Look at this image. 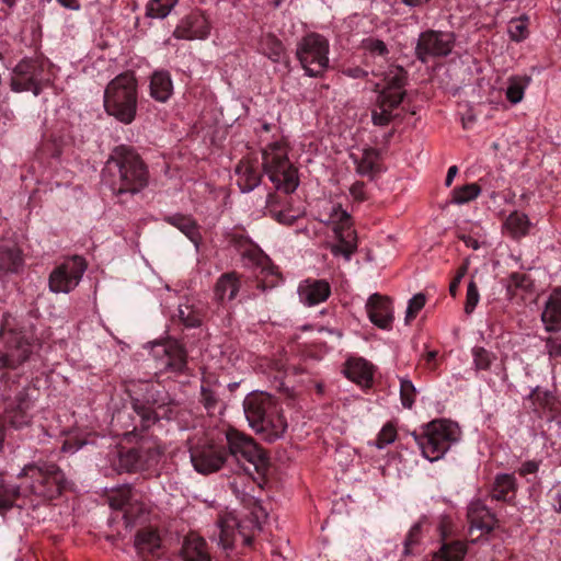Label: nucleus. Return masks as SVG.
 Listing matches in <instances>:
<instances>
[{
    "instance_id": "obj_43",
    "label": "nucleus",
    "mask_w": 561,
    "mask_h": 561,
    "mask_svg": "<svg viewBox=\"0 0 561 561\" xmlns=\"http://www.w3.org/2000/svg\"><path fill=\"white\" fill-rule=\"evenodd\" d=\"M531 82L530 76H512L508 78V85L506 89V99L512 104H517L523 101L525 90Z\"/></svg>"
},
{
    "instance_id": "obj_4",
    "label": "nucleus",
    "mask_w": 561,
    "mask_h": 561,
    "mask_svg": "<svg viewBox=\"0 0 561 561\" xmlns=\"http://www.w3.org/2000/svg\"><path fill=\"white\" fill-rule=\"evenodd\" d=\"M33 342V324L28 319L4 313L0 324V366H20L30 357Z\"/></svg>"
},
{
    "instance_id": "obj_32",
    "label": "nucleus",
    "mask_w": 561,
    "mask_h": 561,
    "mask_svg": "<svg viewBox=\"0 0 561 561\" xmlns=\"http://www.w3.org/2000/svg\"><path fill=\"white\" fill-rule=\"evenodd\" d=\"M345 376L364 387H370L374 379L373 365L364 358H350L345 364Z\"/></svg>"
},
{
    "instance_id": "obj_30",
    "label": "nucleus",
    "mask_w": 561,
    "mask_h": 561,
    "mask_svg": "<svg viewBox=\"0 0 561 561\" xmlns=\"http://www.w3.org/2000/svg\"><path fill=\"white\" fill-rule=\"evenodd\" d=\"M351 158L356 167V172L362 176H368L373 180L376 174L382 171L380 165L381 153L376 148H365L360 158L354 154Z\"/></svg>"
},
{
    "instance_id": "obj_17",
    "label": "nucleus",
    "mask_w": 561,
    "mask_h": 561,
    "mask_svg": "<svg viewBox=\"0 0 561 561\" xmlns=\"http://www.w3.org/2000/svg\"><path fill=\"white\" fill-rule=\"evenodd\" d=\"M87 268L84 260L73 256L71 260L56 266L48 278V286L53 293H70L75 289Z\"/></svg>"
},
{
    "instance_id": "obj_40",
    "label": "nucleus",
    "mask_w": 561,
    "mask_h": 561,
    "mask_svg": "<svg viewBox=\"0 0 561 561\" xmlns=\"http://www.w3.org/2000/svg\"><path fill=\"white\" fill-rule=\"evenodd\" d=\"M71 142V138L68 133L60 130L58 133H53L48 139L44 140L39 150L38 156L43 158H53L58 159L64 149L69 146Z\"/></svg>"
},
{
    "instance_id": "obj_48",
    "label": "nucleus",
    "mask_w": 561,
    "mask_h": 561,
    "mask_svg": "<svg viewBox=\"0 0 561 561\" xmlns=\"http://www.w3.org/2000/svg\"><path fill=\"white\" fill-rule=\"evenodd\" d=\"M528 18L523 15L508 22L507 32L512 41L519 43L528 37Z\"/></svg>"
},
{
    "instance_id": "obj_33",
    "label": "nucleus",
    "mask_w": 561,
    "mask_h": 561,
    "mask_svg": "<svg viewBox=\"0 0 561 561\" xmlns=\"http://www.w3.org/2000/svg\"><path fill=\"white\" fill-rule=\"evenodd\" d=\"M238 186L243 193L253 191L262 180L259 167L249 160H241L236 167Z\"/></svg>"
},
{
    "instance_id": "obj_49",
    "label": "nucleus",
    "mask_w": 561,
    "mask_h": 561,
    "mask_svg": "<svg viewBox=\"0 0 561 561\" xmlns=\"http://www.w3.org/2000/svg\"><path fill=\"white\" fill-rule=\"evenodd\" d=\"M473 365L477 370H490L496 355L484 347L472 348Z\"/></svg>"
},
{
    "instance_id": "obj_34",
    "label": "nucleus",
    "mask_w": 561,
    "mask_h": 561,
    "mask_svg": "<svg viewBox=\"0 0 561 561\" xmlns=\"http://www.w3.org/2000/svg\"><path fill=\"white\" fill-rule=\"evenodd\" d=\"M399 98H391L385 95H377L376 99V108L371 112V121L375 126H387L389 125L396 117L397 114H393V111L400 106Z\"/></svg>"
},
{
    "instance_id": "obj_21",
    "label": "nucleus",
    "mask_w": 561,
    "mask_h": 561,
    "mask_svg": "<svg viewBox=\"0 0 561 561\" xmlns=\"http://www.w3.org/2000/svg\"><path fill=\"white\" fill-rule=\"evenodd\" d=\"M385 85L378 91L377 95H385L391 98H399L400 103L403 102L407 91L405 85L408 83V71L399 65H388L383 68L381 73Z\"/></svg>"
},
{
    "instance_id": "obj_56",
    "label": "nucleus",
    "mask_w": 561,
    "mask_h": 561,
    "mask_svg": "<svg viewBox=\"0 0 561 561\" xmlns=\"http://www.w3.org/2000/svg\"><path fill=\"white\" fill-rule=\"evenodd\" d=\"M480 300V294L477 284L473 279H471L468 284L466 302H465V312L467 314H471L476 309L477 305Z\"/></svg>"
},
{
    "instance_id": "obj_63",
    "label": "nucleus",
    "mask_w": 561,
    "mask_h": 561,
    "mask_svg": "<svg viewBox=\"0 0 561 561\" xmlns=\"http://www.w3.org/2000/svg\"><path fill=\"white\" fill-rule=\"evenodd\" d=\"M551 497L554 512L561 513V485L552 491Z\"/></svg>"
},
{
    "instance_id": "obj_6",
    "label": "nucleus",
    "mask_w": 561,
    "mask_h": 561,
    "mask_svg": "<svg viewBox=\"0 0 561 561\" xmlns=\"http://www.w3.org/2000/svg\"><path fill=\"white\" fill-rule=\"evenodd\" d=\"M137 80L131 72H124L108 82L104 91V108L118 122L128 125L137 113Z\"/></svg>"
},
{
    "instance_id": "obj_13",
    "label": "nucleus",
    "mask_w": 561,
    "mask_h": 561,
    "mask_svg": "<svg viewBox=\"0 0 561 561\" xmlns=\"http://www.w3.org/2000/svg\"><path fill=\"white\" fill-rule=\"evenodd\" d=\"M161 448L156 444H141L133 448L118 450L114 467L118 471L139 472L154 468L162 455Z\"/></svg>"
},
{
    "instance_id": "obj_20",
    "label": "nucleus",
    "mask_w": 561,
    "mask_h": 561,
    "mask_svg": "<svg viewBox=\"0 0 561 561\" xmlns=\"http://www.w3.org/2000/svg\"><path fill=\"white\" fill-rule=\"evenodd\" d=\"M210 22L202 10H192L184 15L173 31V36L178 39L193 41L206 39L210 34Z\"/></svg>"
},
{
    "instance_id": "obj_61",
    "label": "nucleus",
    "mask_w": 561,
    "mask_h": 561,
    "mask_svg": "<svg viewBox=\"0 0 561 561\" xmlns=\"http://www.w3.org/2000/svg\"><path fill=\"white\" fill-rule=\"evenodd\" d=\"M437 529H438L442 542L449 541L448 537L451 535V522L448 517L443 516L440 518Z\"/></svg>"
},
{
    "instance_id": "obj_62",
    "label": "nucleus",
    "mask_w": 561,
    "mask_h": 561,
    "mask_svg": "<svg viewBox=\"0 0 561 561\" xmlns=\"http://www.w3.org/2000/svg\"><path fill=\"white\" fill-rule=\"evenodd\" d=\"M84 444H85V442L80 440L78 438H68L65 440V443L62 445V450L73 453V451L79 450Z\"/></svg>"
},
{
    "instance_id": "obj_60",
    "label": "nucleus",
    "mask_w": 561,
    "mask_h": 561,
    "mask_svg": "<svg viewBox=\"0 0 561 561\" xmlns=\"http://www.w3.org/2000/svg\"><path fill=\"white\" fill-rule=\"evenodd\" d=\"M350 194L354 198L355 202L362 203L367 201L368 196L365 191V183L362 181H356L351 187H350Z\"/></svg>"
},
{
    "instance_id": "obj_24",
    "label": "nucleus",
    "mask_w": 561,
    "mask_h": 561,
    "mask_svg": "<svg viewBox=\"0 0 561 561\" xmlns=\"http://www.w3.org/2000/svg\"><path fill=\"white\" fill-rule=\"evenodd\" d=\"M154 351L158 355L163 353L161 365L167 371L174 374H184L187 369V354L183 346L176 342H167L158 345Z\"/></svg>"
},
{
    "instance_id": "obj_29",
    "label": "nucleus",
    "mask_w": 561,
    "mask_h": 561,
    "mask_svg": "<svg viewBox=\"0 0 561 561\" xmlns=\"http://www.w3.org/2000/svg\"><path fill=\"white\" fill-rule=\"evenodd\" d=\"M541 320L547 331L561 330V287H557L550 293L541 313Z\"/></svg>"
},
{
    "instance_id": "obj_53",
    "label": "nucleus",
    "mask_w": 561,
    "mask_h": 561,
    "mask_svg": "<svg viewBox=\"0 0 561 561\" xmlns=\"http://www.w3.org/2000/svg\"><path fill=\"white\" fill-rule=\"evenodd\" d=\"M426 297L424 294L420 293L414 295L408 304L407 312H405V323H411L420 312V310L425 306Z\"/></svg>"
},
{
    "instance_id": "obj_58",
    "label": "nucleus",
    "mask_w": 561,
    "mask_h": 561,
    "mask_svg": "<svg viewBox=\"0 0 561 561\" xmlns=\"http://www.w3.org/2000/svg\"><path fill=\"white\" fill-rule=\"evenodd\" d=\"M546 350L550 357H561V335L546 339Z\"/></svg>"
},
{
    "instance_id": "obj_16",
    "label": "nucleus",
    "mask_w": 561,
    "mask_h": 561,
    "mask_svg": "<svg viewBox=\"0 0 561 561\" xmlns=\"http://www.w3.org/2000/svg\"><path fill=\"white\" fill-rule=\"evenodd\" d=\"M228 457L226 447L214 442H199L190 447L194 469L201 474H210L221 469Z\"/></svg>"
},
{
    "instance_id": "obj_51",
    "label": "nucleus",
    "mask_w": 561,
    "mask_h": 561,
    "mask_svg": "<svg viewBox=\"0 0 561 561\" xmlns=\"http://www.w3.org/2000/svg\"><path fill=\"white\" fill-rule=\"evenodd\" d=\"M342 75L351 78V79H360L365 80L368 78L370 73V69L366 68L364 65L359 66L354 61H345L340 66L339 70Z\"/></svg>"
},
{
    "instance_id": "obj_54",
    "label": "nucleus",
    "mask_w": 561,
    "mask_h": 561,
    "mask_svg": "<svg viewBox=\"0 0 561 561\" xmlns=\"http://www.w3.org/2000/svg\"><path fill=\"white\" fill-rule=\"evenodd\" d=\"M397 438V430L392 423H386L377 436L376 446L383 448L385 446L393 443Z\"/></svg>"
},
{
    "instance_id": "obj_39",
    "label": "nucleus",
    "mask_w": 561,
    "mask_h": 561,
    "mask_svg": "<svg viewBox=\"0 0 561 561\" xmlns=\"http://www.w3.org/2000/svg\"><path fill=\"white\" fill-rule=\"evenodd\" d=\"M164 221H167L169 225L179 229L196 247L201 243V241H202L201 228H199L197 221L193 217L183 215V214H174V215L165 216Z\"/></svg>"
},
{
    "instance_id": "obj_47",
    "label": "nucleus",
    "mask_w": 561,
    "mask_h": 561,
    "mask_svg": "<svg viewBox=\"0 0 561 561\" xmlns=\"http://www.w3.org/2000/svg\"><path fill=\"white\" fill-rule=\"evenodd\" d=\"M425 522H426V517L424 516L417 523H415L409 530V533L404 539L403 554L405 557L414 554V547H416L421 543L422 527Z\"/></svg>"
},
{
    "instance_id": "obj_31",
    "label": "nucleus",
    "mask_w": 561,
    "mask_h": 561,
    "mask_svg": "<svg viewBox=\"0 0 561 561\" xmlns=\"http://www.w3.org/2000/svg\"><path fill=\"white\" fill-rule=\"evenodd\" d=\"M204 316V306L199 301L186 298L179 305L173 318L186 328H197L202 324Z\"/></svg>"
},
{
    "instance_id": "obj_7",
    "label": "nucleus",
    "mask_w": 561,
    "mask_h": 561,
    "mask_svg": "<svg viewBox=\"0 0 561 561\" xmlns=\"http://www.w3.org/2000/svg\"><path fill=\"white\" fill-rule=\"evenodd\" d=\"M54 65L44 56L24 57L13 69L11 88L15 92L30 91L35 96L54 82Z\"/></svg>"
},
{
    "instance_id": "obj_64",
    "label": "nucleus",
    "mask_w": 561,
    "mask_h": 561,
    "mask_svg": "<svg viewBox=\"0 0 561 561\" xmlns=\"http://www.w3.org/2000/svg\"><path fill=\"white\" fill-rule=\"evenodd\" d=\"M60 5H62L66 9L78 11L80 10L81 5L78 0H57Z\"/></svg>"
},
{
    "instance_id": "obj_18",
    "label": "nucleus",
    "mask_w": 561,
    "mask_h": 561,
    "mask_svg": "<svg viewBox=\"0 0 561 561\" xmlns=\"http://www.w3.org/2000/svg\"><path fill=\"white\" fill-rule=\"evenodd\" d=\"M359 50L362 51V64L370 69L374 77H380L390 60L388 45L378 37L368 36L362 39Z\"/></svg>"
},
{
    "instance_id": "obj_8",
    "label": "nucleus",
    "mask_w": 561,
    "mask_h": 561,
    "mask_svg": "<svg viewBox=\"0 0 561 561\" xmlns=\"http://www.w3.org/2000/svg\"><path fill=\"white\" fill-rule=\"evenodd\" d=\"M457 423L440 419L434 420L422 427L420 434L414 433V439L422 455L430 461L440 459L460 438Z\"/></svg>"
},
{
    "instance_id": "obj_44",
    "label": "nucleus",
    "mask_w": 561,
    "mask_h": 561,
    "mask_svg": "<svg viewBox=\"0 0 561 561\" xmlns=\"http://www.w3.org/2000/svg\"><path fill=\"white\" fill-rule=\"evenodd\" d=\"M504 225L514 239H519L528 233L530 221L527 215L515 210L508 215Z\"/></svg>"
},
{
    "instance_id": "obj_59",
    "label": "nucleus",
    "mask_w": 561,
    "mask_h": 561,
    "mask_svg": "<svg viewBox=\"0 0 561 561\" xmlns=\"http://www.w3.org/2000/svg\"><path fill=\"white\" fill-rule=\"evenodd\" d=\"M201 402L204 404V407L210 411L214 410L217 405L218 399L214 391L210 389H207L205 387H202L201 391Z\"/></svg>"
},
{
    "instance_id": "obj_46",
    "label": "nucleus",
    "mask_w": 561,
    "mask_h": 561,
    "mask_svg": "<svg viewBox=\"0 0 561 561\" xmlns=\"http://www.w3.org/2000/svg\"><path fill=\"white\" fill-rule=\"evenodd\" d=\"M481 193V187L477 183H469L463 186L455 187L451 192V202L458 205L469 203L476 199Z\"/></svg>"
},
{
    "instance_id": "obj_42",
    "label": "nucleus",
    "mask_w": 561,
    "mask_h": 561,
    "mask_svg": "<svg viewBox=\"0 0 561 561\" xmlns=\"http://www.w3.org/2000/svg\"><path fill=\"white\" fill-rule=\"evenodd\" d=\"M160 546L161 540L156 530L145 528L137 531L135 548L142 558H146L147 556H156Z\"/></svg>"
},
{
    "instance_id": "obj_41",
    "label": "nucleus",
    "mask_w": 561,
    "mask_h": 561,
    "mask_svg": "<svg viewBox=\"0 0 561 561\" xmlns=\"http://www.w3.org/2000/svg\"><path fill=\"white\" fill-rule=\"evenodd\" d=\"M257 51L273 62H280L285 55V46L275 34L264 33L259 38Z\"/></svg>"
},
{
    "instance_id": "obj_9",
    "label": "nucleus",
    "mask_w": 561,
    "mask_h": 561,
    "mask_svg": "<svg viewBox=\"0 0 561 561\" xmlns=\"http://www.w3.org/2000/svg\"><path fill=\"white\" fill-rule=\"evenodd\" d=\"M226 438L227 454L241 463L243 472L254 481L263 478L267 471L268 458L254 439L236 428H229Z\"/></svg>"
},
{
    "instance_id": "obj_25",
    "label": "nucleus",
    "mask_w": 561,
    "mask_h": 561,
    "mask_svg": "<svg viewBox=\"0 0 561 561\" xmlns=\"http://www.w3.org/2000/svg\"><path fill=\"white\" fill-rule=\"evenodd\" d=\"M24 265V259L21 249L12 242L0 243V279L11 274H19Z\"/></svg>"
},
{
    "instance_id": "obj_28",
    "label": "nucleus",
    "mask_w": 561,
    "mask_h": 561,
    "mask_svg": "<svg viewBox=\"0 0 561 561\" xmlns=\"http://www.w3.org/2000/svg\"><path fill=\"white\" fill-rule=\"evenodd\" d=\"M180 557L183 561H210L206 540L194 533L188 534L183 539Z\"/></svg>"
},
{
    "instance_id": "obj_55",
    "label": "nucleus",
    "mask_w": 561,
    "mask_h": 561,
    "mask_svg": "<svg viewBox=\"0 0 561 561\" xmlns=\"http://www.w3.org/2000/svg\"><path fill=\"white\" fill-rule=\"evenodd\" d=\"M540 463L541 460H527L518 467L516 472L520 477L525 478L527 482H534L537 478V472L539 470Z\"/></svg>"
},
{
    "instance_id": "obj_2",
    "label": "nucleus",
    "mask_w": 561,
    "mask_h": 561,
    "mask_svg": "<svg viewBox=\"0 0 561 561\" xmlns=\"http://www.w3.org/2000/svg\"><path fill=\"white\" fill-rule=\"evenodd\" d=\"M263 170L278 193H270L266 198V213L278 224L293 226L300 217V213L291 207L289 195L299 185L298 170L294 167L283 142L274 141L262 152Z\"/></svg>"
},
{
    "instance_id": "obj_22",
    "label": "nucleus",
    "mask_w": 561,
    "mask_h": 561,
    "mask_svg": "<svg viewBox=\"0 0 561 561\" xmlns=\"http://www.w3.org/2000/svg\"><path fill=\"white\" fill-rule=\"evenodd\" d=\"M531 411L540 419H554L561 412V401L551 391L536 387L527 398Z\"/></svg>"
},
{
    "instance_id": "obj_15",
    "label": "nucleus",
    "mask_w": 561,
    "mask_h": 561,
    "mask_svg": "<svg viewBox=\"0 0 561 561\" xmlns=\"http://www.w3.org/2000/svg\"><path fill=\"white\" fill-rule=\"evenodd\" d=\"M455 43L453 32L426 30L419 35L415 56L423 64L431 58H444L453 51Z\"/></svg>"
},
{
    "instance_id": "obj_27",
    "label": "nucleus",
    "mask_w": 561,
    "mask_h": 561,
    "mask_svg": "<svg viewBox=\"0 0 561 561\" xmlns=\"http://www.w3.org/2000/svg\"><path fill=\"white\" fill-rule=\"evenodd\" d=\"M467 515L470 523L471 535L474 529H479L484 534H489L493 530L496 523L494 515L480 500L470 503Z\"/></svg>"
},
{
    "instance_id": "obj_50",
    "label": "nucleus",
    "mask_w": 561,
    "mask_h": 561,
    "mask_svg": "<svg viewBox=\"0 0 561 561\" xmlns=\"http://www.w3.org/2000/svg\"><path fill=\"white\" fill-rule=\"evenodd\" d=\"M416 388L409 378H400V401L405 409L414 405Z\"/></svg>"
},
{
    "instance_id": "obj_12",
    "label": "nucleus",
    "mask_w": 561,
    "mask_h": 561,
    "mask_svg": "<svg viewBox=\"0 0 561 561\" xmlns=\"http://www.w3.org/2000/svg\"><path fill=\"white\" fill-rule=\"evenodd\" d=\"M329 41L318 34L309 33L297 44L296 57L307 76L322 77L329 67Z\"/></svg>"
},
{
    "instance_id": "obj_3",
    "label": "nucleus",
    "mask_w": 561,
    "mask_h": 561,
    "mask_svg": "<svg viewBox=\"0 0 561 561\" xmlns=\"http://www.w3.org/2000/svg\"><path fill=\"white\" fill-rule=\"evenodd\" d=\"M104 181L115 195L137 194L149 183L148 167L131 147L113 149L102 171Z\"/></svg>"
},
{
    "instance_id": "obj_38",
    "label": "nucleus",
    "mask_w": 561,
    "mask_h": 561,
    "mask_svg": "<svg viewBox=\"0 0 561 561\" xmlns=\"http://www.w3.org/2000/svg\"><path fill=\"white\" fill-rule=\"evenodd\" d=\"M517 482L514 474L501 473L494 479L491 488V497L496 501L511 502L515 499Z\"/></svg>"
},
{
    "instance_id": "obj_11",
    "label": "nucleus",
    "mask_w": 561,
    "mask_h": 561,
    "mask_svg": "<svg viewBox=\"0 0 561 561\" xmlns=\"http://www.w3.org/2000/svg\"><path fill=\"white\" fill-rule=\"evenodd\" d=\"M131 407L140 417L144 428L150 427L160 419L171 420L178 413V403L154 385L146 386L142 399L133 398Z\"/></svg>"
},
{
    "instance_id": "obj_57",
    "label": "nucleus",
    "mask_w": 561,
    "mask_h": 561,
    "mask_svg": "<svg viewBox=\"0 0 561 561\" xmlns=\"http://www.w3.org/2000/svg\"><path fill=\"white\" fill-rule=\"evenodd\" d=\"M227 520L220 525V541L225 548H231L234 541V530L236 520Z\"/></svg>"
},
{
    "instance_id": "obj_52",
    "label": "nucleus",
    "mask_w": 561,
    "mask_h": 561,
    "mask_svg": "<svg viewBox=\"0 0 561 561\" xmlns=\"http://www.w3.org/2000/svg\"><path fill=\"white\" fill-rule=\"evenodd\" d=\"M533 286L530 277L524 273L514 272L507 280V291L513 293L515 289L528 291Z\"/></svg>"
},
{
    "instance_id": "obj_35",
    "label": "nucleus",
    "mask_w": 561,
    "mask_h": 561,
    "mask_svg": "<svg viewBox=\"0 0 561 561\" xmlns=\"http://www.w3.org/2000/svg\"><path fill=\"white\" fill-rule=\"evenodd\" d=\"M467 552V541L451 539L440 543L439 548L433 552L431 561H465Z\"/></svg>"
},
{
    "instance_id": "obj_10",
    "label": "nucleus",
    "mask_w": 561,
    "mask_h": 561,
    "mask_svg": "<svg viewBox=\"0 0 561 561\" xmlns=\"http://www.w3.org/2000/svg\"><path fill=\"white\" fill-rule=\"evenodd\" d=\"M268 279H251L237 272H227L221 274L215 284V299L224 306L240 297V301L250 299L254 296L251 288L255 287L261 290L275 287L279 282V274L271 271L267 275Z\"/></svg>"
},
{
    "instance_id": "obj_23",
    "label": "nucleus",
    "mask_w": 561,
    "mask_h": 561,
    "mask_svg": "<svg viewBox=\"0 0 561 561\" xmlns=\"http://www.w3.org/2000/svg\"><path fill=\"white\" fill-rule=\"evenodd\" d=\"M366 310L369 320L380 329H389L393 322L391 300L380 294H373L367 302Z\"/></svg>"
},
{
    "instance_id": "obj_45",
    "label": "nucleus",
    "mask_w": 561,
    "mask_h": 561,
    "mask_svg": "<svg viewBox=\"0 0 561 561\" xmlns=\"http://www.w3.org/2000/svg\"><path fill=\"white\" fill-rule=\"evenodd\" d=\"M179 0H149L146 5V15L152 19L167 18Z\"/></svg>"
},
{
    "instance_id": "obj_1",
    "label": "nucleus",
    "mask_w": 561,
    "mask_h": 561,
    "mask_svg": "<svg viewBox=\"0 0 561 561\" xmlns=\"http://www.w3.org/2000/svg\"><path fill=\"white\" fill-rule=\"evenodd\" d=\"M24 479L21 485L7 482L0 476V515L13 507L22 508L26 499L34 496L43 501L58 497L67 489L68 481L60 468L53 462L28 463L18 476Z\"/></svg>"
},
{
    "instance_id": "obj_14",
    "label": "nucleus",
    "mask_w": 561,
    "mask_h": 561,
    "mask_svg": "<svg viewBox=\"0 0 561 561\" xmlns=\"http://www.w3.org/2000/svg\"><path fill=\"white\" fill-rule=\"evenodd\" d=\"M329 220L337 239V243L331 247V252L350 260L357 250V236L352 228L351 215L341 205H336L333 207Z\"/></svg>"
},
{
    "instance_id": "obj_26",
    "label": "nucleus",
    "mask_w": 561,
    "mask_h": 561,
    "mask_svg": "<svg viewBox=\"0 0 561 561\" xmlns=\"http://www.w3.org/2000/svg\"><path fill=\"white\" fill-rule=\"evenodd\" d=\"M300 301L306 306H316L331 295L330 284L324 279H306L298 287Z\"/></svg>"
},
{
    "instance_id": "obj_37",
    "label": "nucleus",
    "mask_w": 561,
    "mask_h": 561,
    "mask_svg": "<svg viewBox=\"0 0 561 561\" xmlns=\"http://www.w3.org/2000/svg\"><path fill=\"white\" fill-rule=\"evenodd\" d=\"M8 408L14 427H21L28 423L27 411L31 408V400L26 387L16 391L14 401Z\"/></svg>"
},
{
    "instance_id": "obj_36",
    "label": "nucleus",
    "mask_w": 561,
    "mask_h": 561,
    "mask_svg": "<svg viewBox=\"0 0 561 561\" xmlns=\"http://www.w3.org/2000/svg\"><path fill=\"white\" fill-rule=\"evenodd\" d=\"M150 95L158 102H167L173 93L171 75L167 70H157L150 77Z\"/></svg>"
},
{
    "instance_id": "obj_19",
    "label": "nucleus",
    "mask_w": 561,
    "mask_h": 561,
    "mask_svg": "<svg viewBox=\"0 0 561 561\" xmlns=\"http://www.w3.org/2000/svg\"><path fill=\"white\" fill-rule=\"evenodd\" d=\"M110 505L114 510L123 512L126 527H133L145 514V506L135 499L130 485H123L114 490L110 496Z\"/></svg>"
},
{
    "instance_id": "obj_5",
    "label": "nucleus",
    "mask_w": 561,
    "mask_h": 561,
    "mask_svg": "<svg viewBox=\"0 0 561 561\" xmlns=\"http://www.w3.org/2000/svg\"><path fill=\"white\" fill-rule=\"evenodd\" d=\"M243 410L249 425L268 442L279 438L287 428L285 417L267 393L248 394L243 401Z\"/></svg>"
}]
</instances>
